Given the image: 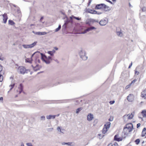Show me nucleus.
<instances>
[{"instance_id": "nucleus-1", "label": "nucleus", "mask_w": 146, "mask_h": 146, "mask_svg": "<svg viewBox=\"0 0 146 146\" xmlns=\"http://www.w3.org/2000/svg\"><path fill=\"white\" fill-rule=\"evenodd\" d=\"M133 126L132 123H129L127 124L125 127L124 128L123 133H124V137H125L132 130Z\"/></svg>"}, {"instance_id": "nucleus-2", "label": "nucleus", "mask_w": 146, "mask_h": 146, "mask_svg": "<svg viewBox=\"0 0 146 146\" xmlns=\"http://www.w3.org/2000/svg\"><path fill=\"white\" fill-rule=\"evenodd\" d=\"M40 54L41 56L42 60L46 64H49L52 60V57L50 56L47 57L46 56L42 53H40Z\"/></svg>"}, {"instance_id": "nucleus-3", "label": "nucleus", "mask_w": 146, "mask_h": 146, "mask_svg": "<svg viewBox=\"0 0 146 146\" xmlns=\"http://www.w3.org/2000/svg\"><path fill=\"white\" fill-rule=\"evenodd\" d=\"M79 55L82 60H86L88 58V57L86 56V52L84 50L81 49L78 52Z\"/></svg>"}, {"instance_id": "nucleus-4", "label": "nucleus", "mask_w": 146, "mask_h": 146, "mask_svg": "<svg viewBox=\"0 0 146 146\" xmlns=\"http://www.w3.org/2000/svg\"><path fill=\"white\" fill-rule=\"evenodd\" d=\"M134 116V113L124 115L123 117L124 120L125 122H127L128 120L132 119Z\"/></svg>"}, {"instance_id": "nucleus-5", "label": "nucleus", "mask_w": 146, "mask_h": 146, "mask_svg": "<svg viewBox=\"0 0 146 146\" xmlns=\"http://www.w3.org/2000/svg\"><path fill=\"white\" fill-rule=\"evenodd\" d=\"M111 123L110 122H107L104 125V127L102 130V133L105 134L106 133L108 129L110 127Z\"/></svg>"}, {"instance_id": "nucleus-6", "label": "nucleus", "mask_w": 146, "mask_h": 146, "mask_svg": "<svg viewBox=\"0 0 146 146\" xmlns=\"http://www.w3.org/2000/svg\"><path fill=\"white\" fill-rule=\"evenodd\" d=\"M37 43V42H35L33 43L30 44H23L22 46L25 48H31L35 46Z\"/></svg>"}, {"instance_id": "nucleus-7", "label": "nucleus", "mask_w": 146, "mask_h": 146, "mask_svg": "<svg viewBox=\"0 0 146 146\" xmlns=\"http://www.w3.org/2000/svg\"><path fill=\"white\" fill-rule=\"evenodd\" d=\"M26 71V69L23 66H20L18 69V72L21 74H24Z\"/></svg>"}, {"instance_id": "nucleus-8", "label": "nucleus", "mask_w": 146, "mask_h": 146, "mask_svg": "<svg viewBox=\"0 0 146 146\" xmlns=\"http://www.w3.org/2000/svg\"><path fill=\"white\" fill-rule=\"evenodd\" d=\"M108 22V19L106 18L105 19H103L99 22V24L101 26H104Z\"/></svg>"}, {"instance_id": "nucleus-9", "label": "nucleus", "mask_w": 146, "mask_h": 146, "mask_svg": "<svg viewBox=\"0 0 146 146\" xmlns=\"http://www.w3.org/2000/svg\"><path fill=\"white\" fill-rule=\"evenodd\" d=\"M66 18V20L65 21V23L63 26V27H64L65 28H66V26L69 23H72L73 22L72 20L68 19L67 17Z\"/></svg>"}, {"instance_id": "nucleus-10", "label": "nucleus", "mask_w": 146, "mask_h": 146, "mask_svg": "<svg viewBox=\"0 0 146 146\" xmlns=\"http://www.w3.org/2000/svg\"><path fill=\"white\" fill-rule=\"evenodd\" d=\"M94 118L93 115L90 113L88 114L87 117V119L88 121H92Z\"/></svg>"}, {"instance_id": "nucleus-11", "label": "nucleus", "mask_w": 146, "mask_h": 146, "mask_svg": "<svg viewBox=\"0 0 146 146\" xmlns=\"http://www.w3.org/2000/svg\"><path fill=\"white\" fill-rule=\"evenodd\" d=\"M127 99L129 101L132 102L133 100V96L132 94H130L127 97Z\"/></svg>"}, {"instance_id": "nucleus-12", "label": "nucleus", "mask_w": 146, "mask_h": 146, "mask_svg": "<svg viewBox=\"0 0 146 146\" xmlns=\"http://www.w3.org/2000/svg\"><path fill=\"white\" fill-rule=\"evenodd\" d=\"M114 139L115 140L119 141H122L123 139V138L119 137L118 135H116L115 136Z\"/></svg>"}, {"instance_id": "nucleus-13", "label": "nucleus", "mask_w": 146, "mask_h": 146, "mask_svg": "<svg viewBox=\"0 0 146 146\" xmlns=\"http://www.w3.org/2000/svg\"><path fill=\"white\" fill-rule=\"evenodd\" d=\"M103 5L104 4L102 3L99 4H98L96 5V6L95 9H100L103 8Z\"/></svg>"}, {"instance_id": "nucleus-14", "label": "nucleus", "mask_w": 146, "mask_h": 146, "mask_svg": "<svg viewBox=\"0 0 146 146\" xmlns=\"http://www.w3.org/2000/svg\"><path fill=\"white\" fill-rule=\"evenodd\" d=\"M23 90V86L21 84H20L19 87L18 88V89L17 90V92H18L19 94H20Z\"/></svg>"}, {"instance_id": "nucleus-15", "label": "nucleus", "mask_w": 146, "mask_h": 146, "mask_svg": "<svg viewBox=\"0 0 146 146\" xmlns=\"http://www.w3.org/2000/svg\"><path fill=\"white\" fill-rule=\"evenodd\" d=\"M3 21H4V23H5L7 22V16L6 14L5 13L3 15Z\"/></svg>"}, {"instance_id": "nucleus-16", "label": "nucleus", "mask_w": 146, "mask_h": 146, "mask_svg": "<svg viewBox=\"0 0 146 146\" xmlns=\"http://www.w3.org/2000/svg\"><path fill=\"white\" fill-rule=\"evenodd\" d=\"M141 96L144 98L146 99V90L145 89L144 91L142 92L141 93Z\"/></svg>"}, {"instance_id": "nucleus-17", "label": "nucleus", "mask_w": 146, "mask_h": 146, "mask_svg": "<svg viewBox=\"0 0 146 146\" xmlns=\"http://www.w3.org/2000/svg\"><path fill=\"white\" fill-rule=\"evenodd\" d=\"M103 8H104V10L105 11H109L110 10V9H109V7L106 5L104 4V5H103Z\"/></svg>"}, {"instance_id": "nucleus-18", "label": "nucleus", "mask_w": 146, "mask_h": 146, "mask_svg": "<svg viewBox=\"0 0 146 146\" xmlns=\"http://www.w3.org/2000/svg\"><path fill=\"white\" fill-rule=\"evenodd\" d=\"M33 70L35 71H36L38 70H39L40 68V67L38 65H36V66L35 67H34L33 65H32Z\"/></svg>"}, {"instance_id": "nucleus-19", "label": "nucleus", "mask_w": 146, "mask_h": 146, "mask_svg": "<svg viewBox=\"0 0 146 146\" xmlns=\"http://www.w3.org/2000/svg\"><path fill=\"white\" fill-rule=\"evenodd\" d=\"M141 114L143 117L146 118V110H144L141 112Z\"/></svg>"}, {"instance_id": "nucleus-20", "label": "nucleus", "mask_w": 146, "mask_h": 146, "mask_svg": "<svg viewBox=\"0 0 146 146\" xmlns=\"http://www.w3.org/2000/svg\"><path fill=\"white\" fill-rule=\"evenodd\" d=\"M46 117L47 119H54L55 118V116L52 115H47Z\"/></svg>"}, {"instance_id": "nucleus-21", "label": "nucleus", "mask_w": 146, "mask_h": 146, "mask_svg": "<svg viewBox=\"0 0 146 146\" xmlns=\"http://www.w3.org/2000/svg\"><path fill=\"white\" fill-rule=\"evenodd\" d=\"M146 134V128H144L143 130L142 133L141 135L142 137L144 136Z\"/></svg>"}, {"instance_id": "nucleus-22", "label": "nucleus", "mask_w": 146, "mask_h": 146, "mask_svg": "<svg viewBox=\"0 0 146 146\" xmlns=\"http://www.w3.org/2000/svg\"><path fill=\"white\" fill-rule=\"evenodd\" d=\"M57 130L58 131H59L60 132L64 133L63 131H64V129H61L59 127H58L57 128Z\"/></svg>"}, {"instance_id": "nucleus-23", "label": "nucleus", "mask_w": 146, "mask_h": 146, "mask_svg": "<svg viewBox=\"0 0 146 146\" xmlns=\"http://www.w3.org/2000/svg\"><path fill=\"white\" fill-rule=\"evenodd\" d=\"M72 142H68V143L63 142L62 143V145H69V146H72Z\"/></svg>"}, {"instance_id": "nucleus-24", "label": "nucleus", "mask_w": 146, "mask_h": 146, "mask_svg": "<svg viewBox=\"0 0 146 146\" xmlns=\"http://www.w3.org/2000/svg\"><path fill=\"white\" fill-rule=\"evenodd\" d=\"M89 21L90 22H92V23H94V22H96L97 23H98V20H96L95 19H89Z\"/></svg>"}, {"instance_id": "nucleus-25", "label": "nucleus", "mask_w": 146, "mask_h": 146, "mask_svg": "<svg viewBox=\"0 0 146 146\" xmlns=\"http://www.w3.org/2000/svg\"><path fill=\"white\" fill-rule=\"evenodd\" d=\"M87 29L88 30V31H90L94 29H96V28L93 26H92L88 28Z\"/></svg>"}, {"instance_id": "nucleus-26", "label": "nucleus", "mask_w": 146, "mask_h": 146, "mask_svg": "<svg viewBox=\"0 0 146 146\" xmlns=\"http://www.w3.org/2000/svg\"><path fill=\"white\" fill-rule=\"evenodd\" d=\"M88 12L92 14H95L96 12L97 11L94 10H90L88 11Z\"/></svg>"}, {"instance_id": "nucleus-27", "label": "nucleus", "mask_w": 146, "mask_h": 146, "mask_svg": "<svg viewBox=\"0 0 146 146\" xmlns=\"http://www.w3.org/2000/svg\"><path fill=\"white\" fill-rule=\"evenodd\" d=\"M82 108H80L77 109L76 110V113L78 114L80 111L82 110Z\"/></svg>"}, {"instance_id": "nucleus-28", "label": "nucleus", "mask_w": 146, "mask_h": 146, "mask_svg": "<svg viewBox=\"0 0 146 146\" xmlns=\"http://www.w3.org/2000/svg\"><path fill=\"white\" fill-rule=\"evenodd\" d=\"M61 26L60 25H59L58 28L55 29V32H57L58 31L61 29Z\"/></svg>"}, {"instance_id": "nucleus-29", "label": "nucleus", "mask_w": 146, "mask_h": 146, "mask_svg": "<svg viewBox=\"0 0 146 146\" xmlns=\"http://www.w3.org/2000/svg\"><path fill=\"white\" fill-rule=\"evenodd\" d=\"M117 34L118 36H120V37L122 36L123 35L122 33L120 31L117 32Z\"/></svg>"}, {"instance_id": "nucleus-30", "label": "nucleus", "mask_w": 146, "mask_h": 146, "mask_svg": "<svg viewBox=\"0 0 146 146\" xmlns=\"http://www.w3.org/2000/svg\"><path fill=\"white\" fill-rule=\"evenodd\" d=\"M9 24L11 25H13L14 24V23L11 20H9Z\"/></svg>"}, {"instance_id": "nucleus-31", "label": "nucleus", "mask_w": 146, "mask_h": 146, "mask_svg": "<svg viewBox=\"0 0 146 146\" xmlns=\"http://www.w3.org/2000/svg\"><path fill=\"white\" fill-rule=\"evenodd\" d=\"M15 84H11L9 86V87H11L10 91H11L12 89L14 87Z\"/></svg>"}, {"instance_id": "nucleus-32", "label": "nucleus", "mask_w": 146, "mask_h": 146, "mask_svg": "<svg viewBox=\"0 0 146 146\" xmlns=\"http://www.w3.org/2000/svg\"><path fill=\"white\" fill-rule=\"evenodd\" d=\"M136 81V80L135 79L133 81H132L130 83V84L131 85V86H133L134 85V83Z\"/></svg>"}, {"instance_id": "nucleus-33", "label": "nucleus", "mask_w": 146, "mask_h": 146, "mask_svg": "<svg viewBox=\"0 0 146 146\" xmlns=\"http://www.w3.org/2000/svg\"><path fill=\"white\" fill-rule=\"evenodd\" d=\"M45 120V117L43 115L42 116L40 117V120L44 121Z\"/></svg>"}, {"instance_id": "nucleus-34", "label": "nucleus", "mask_w": 146, "mask_h": 146, "mask_svg": "<svg viewBox=\"0 0 146 146\" xmlns=\"http://www.w3.org/2000/svg\"><path fill=\"white\" fill-rule=\"evenodd\" d=\"M48 33L45 32H40V35H44L47 34Z\"/></svg>"}, {"instance_id": "nucleus-35", "label": "nucleus", "mask_w": 146, "mask_h": 146, "mask_svg": "<svg viewBox=\"0 0 146 146\" xmlns=\"http://www.w3.org/2000/svg\"><path fill=\"white\" fill-rule=\"evenodd\" d=\"M48 53L49 54H50V56H53L54 55L51 52V51H48Z\"/></svg>"}, {"instance_id": "nucleus-36", "label": "nucleus", "mask_w": 146, "mask_h": 146, "mask_svg": "<svg viewBox=\"0 0 146 146\" xmlns=\"http://www.w3.org/2000/svg\"><path fill=\"white\" fill-rule=\"evenodd\" d=\"M88 31L87 29L86 30H84V31L82 32L81 33L82 34H85V33H86L87 32H88Z\"/></svg>"}, {"instance_id": "nucleus-37", "label": "nucleus", "mask_w": 146, "mask_h": 146, "mask_svg": "<svg viewBox=\"0 0 146 146\" xmlns=\"http://www.w3.org/2000/svg\"><path fill=\"white\" fill-rule=\"evenodd\" d=\"M131 86V85L130 84H129V85H127V86L125 88V89H128V88H129Z\"/></svg>"}, {"instance_id": "nucleus-38", "label": "nucleus", "mask_w": 146, "mask_h": 146, "mask_svg": "<svg viewBox=\"0 0 146 146\" xmlns=\"http://www.w3.org/2000/svg\"><path fill=\"white\" fill-rule=\"evenodd\" d=\"M3 80V76L1 74H0V82L2 81Z\"/></svg>"}, {"instance_id": "nucleus-39", "label": "nucleus", "mask_w": 146, "mask_h": 146, "mask_svg": "<svg viewBox=\"0 0 146 146\" xmlns=\"http://www.w3.org/2000/svg\"><path fill=\"white\" fill-rule=\"evenodd\" d=\"M113 117L112 116H111L110 118L109 119V121H112L113 120Z\"/></svg>"}, {"instance_id": "nucleus-40", "label": "nucleus", "mask_w": 146, "mask_h": 146, "mask_svg": "<svg viewBox=\"0 0 146 146\" xmlns=\"http://www.w3.org/2000/svg\"><path fill=\"white\" fill-rule=\"evenodd\" d=\"M26 145L28 146H33L31 143H26Z\"/></svg>"}, {"instance_id": "nucleus-41", "label": "nucleus", "mask_w": 146, "mask_h": 146, "mask_svg": "<svg viewBox=\"0 0 146 146\" xmlns=\"http://www.w3.org/2000/svg\"><path fill=\"white\" fill-rule=\"evenodd\" d=\"M142 9L143 11H145L146 10V8L145 7H143Z\"/></svg>"}, {"instance_id": "nucleus-42", "label": "nucleus", "mask_w": 146, "mask_h": 146, "mask_svg": "<svg viewBox=\"0 0 146 146\" xmlns=\"http://www.w3.org/2000/svg\"><path fill=\"white\" fill-rule=\"evenodd\" d=\"M74 18H75V19L78 20H80L81 19V18H79L78 17H74Z\"/></svg>"}, {"instance_id": "nucleus-43", "label": "nucleus", "mask_w": 146, "mask_h": 146, "mask_svg": "<svg viewBox=\"0 0 146 146\" xmlns=\"http://www.w3.org/2000/svg\"><path fill=\"white\" fill-rule=\"evenodd\" d=\"M74 17H76L73 15H72V16L70 17V19L72 20L73 18L75 19Z\"/></svg>"}, {"instance_id": "nucleus-44", "label": "nucleus", "mask_w": 146, "mask_h": 146, "mask_svg": "<svg viewBox=\"0 0 146 146\" xmlns=\"http://www.w3.org/2000/svg\"><path fill=\"white\" fill-rule=\"evenodd\" d=\"M115 102V101H111L110 102V103L111 104H114Z\"/></svg>"}, {"instance_id": "nucleus-45", "label": "nucleus", "mask_w": 146, "mask_h": 146, "mask_svg": "<svg viewBox=\"0 0 146 146\" xmlns=\"http://www.w3.org/2000/svg\"><path fill=\"white\" fill-rule=\"evenodd\" d=\"M26 61H27V62H29V63H31V60H29V59H26Z\"/></svg>"}, {"instance_id": "nucleus-46", "label": "nucleus", "mask_w": 146, "mask_h": 146, "mask_svg": "<svg viewBox=\"0 0 146 146\" xmlns=\"http://www.w3.org/2000/svg\"><path fill=\"white\" fill-rule=\"evenodd\" d=\"M102 13L101 12L97 11L96 13L95 14H98V15H100V14H101Z\"/></svg>"}, {"instance_id": "nucleus-47", "label": "nucleus", "mask_w": 146, "mask_h": 146, "mask_svg": "<svg viewBox=\"0 0 146 146\" xmlns=\"http://www.w3.org/2000/svg\"><path fill=\"white\" fill-rule=\"evenodd\" d=\"M2 67L0 64V72L2 70Z\"/></svg>"}, {"instance_id": "nucleus-48", "label": "nucleus", "mask_w": 146, "mask_h": 146, "mask_svg": "<svg viewBox=\"0 0 146 146\" xmlns=\"http://www.w3.org/2000/svg\"><path fill=\"white\" fill-rule=\"evenodd\" d=\"M106 1H108V2H109L110 3H111V4H112V2L111 1H110V0H106Z\"/></svg>"}, {"instance_id": "nucleus-49", "label": "nucleus", "mask_w": 146, "mask_h": 146, "mask_svg": "<svg viewBox=\"0 0 146 146\" xmlns=\"http://www.w3.org/2000/svg\"><path fill=\"white\" fill-rule=\"evenodd\" d=\"M32 32H33V33L35 34L36 35H38V34H37L38 32H35L34 31H33Z\"/></svg>"}, {"instance_id": "nucleus-50", "label": "nucleus", "mask_w": 146, "mask_h": 146, "mask_svg": "<svg viewBox=\"0 0 146 146\" xmlns=\"http://www.w3.org/2000/svg\"><path fill=\"white\" fill-rule=\"evenodd\" d=\"M51 51V52H52V53L53 54L55 52V51L54 50H52Z\"/></svg>"}, {"instance_id": "nucleus-51", "label": "nucleus", "mask_w": 146, "mask_h": 146, "mask_svg": "<svg viewBox=\"0 0 146 146\" xmlns=\"http://www.w3.org/2000/svg\"><path fill=\"white\" fill-rule=\"evenodd\" d=\"M107 146H113V145L111 143L108 144Z\"/></svg>"}, {"instance_id": "nucleus-52", "label": "nucleus", "mask_w": 146, "mask_h": 146, "mask_svg": "<svg viewBox=\"0 0 146 146\" xmlns=\"http://www.w3.org/2000/svg\"><path fill=\"white\" fill-rule=\"evenodd\" d=\"M140 142V140L139 139H137V144H138Z\"/></svg>"}, {"instance_id": "nucleus-53", "label": "nucleus", "mask_w": 146, "mask_h": 146, "mask_svg": "<svg viewBox=\"0 0 146 146\" xmlns=\"http://www.w3.org/2000/svg\"><path fill=\"white\" fill-rule=\"evenodd\" d=\"M140 125H141L140 123H139L137 124V128H138V127H140Z\"/></svg>"}, {"instance_id": "nucleus-54", "label": "nucleus", "mask_w": 146, "mask_h": 146, "mask_svg": "<svg viewBox=\"0 0 146 146\" xmlns=\"http://www.w3.org/2000/svg\"><path fill=\"white\" fill-rule=\"evenodd\" d=\"M113 145L115 146H118V145L117 143H115L113 144Z\"/></svg>"}, {"instance_id": "nucleus-55", "label": "nucleus", "mask_w": 146, "mask_h": 146, "mask_svg": "<svg viewBox=\"0 0 146 146\" xmlns=\"http://www.w3.org/2000/svg\"><path fill=\"white\" fill-rule=\"evenodd\" d=\"M132 63H131V64H130V65H129V66L128 68H131V66H132Z\"/></svg>"}, {"instance_id": "nucleus-56", "label": "nucleus", "mask_w": 146, "mask_h": 146, "mask_svg": "<svg viewBox=\"0 0 146 146\" xmlns=\"http://www.w3.org/2000/svg\"><path fill=\"white\" fill-rule=\"evenodd\" d=\"M38 35H40V32H38Z\"/></svg>"}, {"instance_id": "nucleus-57", "label": "nucleus", "mask_w": 146, "mask_h": 146, "mask_svg": "<svg viewBox=\"0 0 146 146\" xmlns=\"http://www.w3.org/2000/svg\"><path fill=\"white\" fill-rule=\"evenodd\" d=\"M43 17H42L40 18V21H42V19H43Z\"/></svg>"}, {"instance_id": "nucleus-58", "label": "nucleus", "mask_w": 146, "mask_h": 146, "mask_svg": "<svg viewBox=\"0 0 146 146\" xmlns=\"http://www.w3.org/2000/svg\"><path fill=\"white\" fill-rule=\"evenodd\" d=\"M59 114H57L56 115H54V116H55V117H58V116L59 115Z\"/></svg>"}, {"instance_id": "nucleus-59", "label": "nucleus", "mask_w": 146, "mask_h": 146, "mask_svg": "<svg viewBox=\"0 0 146 146\" xmlns=\"http://www.w3.org/2000/svg\"><path fill=\"white\" fill-rule=\"evenodd\" d=\"M21 146H24L23 143H21Z\"/></svg>"}, {"instance_id": "nucleus-60", "label": "nucleus", "mask_w": 146, "mask_h": 146, "mask_svg": "<svg viewBox=\"0 0 146 146\" xmlns=\"http://www.w3.org/2000/svg\"><path fill=\"white\" fill-rule=\"evenodd\" d=\"M3 100V98L2 97H1L0 98V100Z\"/></svg>"}, {"instance_id": "nucleus-61", "label": "nucleus", "mask_w": 146, "mask_h": 146, "mask_svg": "<svg viewBox=\"0 0 146 146\" xmlns=\"http://www.w3.org/2000/svg\"><path fill=\"white\" fill-rule=\"evenodd\" d=\"M54 49L56 50H57L58 49L56 47H54Z\"/></svg>"}, {"instance_id": "nucleus-62", "label": "nucleus", "mask_w": 146, "mask_h": 146, "mask_svg": "<svg viewBox=\"0 0 146 146\" xmlns=\"http://www.w3.org/2000/svg\"><path fill=\"white\" fill-rule=\"evenodd\" d=\"M135 143L136 144H137V139H136L135 141Z\"/></svg>"}, {"instance_id": "nucleus-63", "label": "nucleus", "mask_w": 146, "mask_h": 146, "mask_svg": "<svg viewBox=\"0 0 146 146\" xmlns=\"http://www.w3.org/2000/svg\"><path fill=\"white\" fill-rule=\"evenodd\" d=\"M129 6L130 7H132V6H131V5L130 4V3H129Z\"/></svg>"}, {"instance_id": "nucleus-64", "label": "nucleus", "mask_w": 146, "mask_h": 146, "mask_svg": "<svg viewBox=\"0 0 146 146\" xmlns=\"http://www.w3.org/2000/svg\"><path fill=\"white\" fill-rule=\"evenodd\" d=\"M91 1H92L91 0H90L89 1V2H88L90 4L91 3Z\"/></svg>"}]
</instances>
